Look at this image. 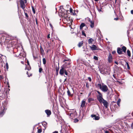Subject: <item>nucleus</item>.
I'll use <instances>...</instances> for the list:
<instances>
[{
    "instance_id": "nucleus-1",
    "label": "nucleus",
    "mask_w": 133,
    "mask_h": 133,
    "mask_svg": "<svg viewBox=\"0 0 133 133\" xmlns=\"http://www.w3.org/2000/svg\"><path fill=\"white\" fill-rule=\"evenodd\" d=\"M97 92L99 95H97V100L101 104H103L106 108H107L108 105V103L106 100H104L103 98L102 94L99 91H97Z\"/></svg>"
},
{
    "instance_id": "nucleus-2",
    "label": "nucleus",
    "mask_w": 133,
    "mask_h": 133,
    "mask_svg": "<svg viewBox=\"0 0 133 133\" xmlns=\"http://www.w3.org/2000/svg\"><path fill=\"white\" fill-rule=\"evenodd\" d=\"M59 15L65 17L67 16L65 10L63 8L62 6H60L59 9Z\"/></svg>"
},
{
    "instance_id": "nucleus-3",
    "label": "nucleus",
    "mask_w": 133,
    "mask_h": 133,
    "mask_svg": "<svg viewBox=\"0 0 133 133\" xmlns=\"http://www.w3.org/2000/svg\"><path fill=\"white\" fill-rule=\"evenodd\" d=\"M97 86L103 92H107L108 90V87L106 85H101V84H98Z\"/></svg>"
},
{
    "instance_id": "nucleus-4",
    "label": "nucleus",
    "mask_w": 133,
    "mask_h": 133,
    "mask_svg": "<svg viewBox=\"0 0 133 133\" xmlns=\"http://www.w3.org/2000/svg\"><path fill=\"white\" fill-rule=\"evenodd\" d=\"M61 69H60L59 73L61 75H62L64 73V72L65 71V67L64 65H62L61 67Z\"/></svg>"
},
{
    "instance_id": "nucleus-5",
    "label": "nucleus",
    "mask_w": 133,
    "mask_h": 133,
    "mask_svg": "<svg viewBox=\"0 0 133 133\" xmlns=\"http://www.w3.org/2000/svg\"><path fill=\"white\" fill-rule=\"evenodd\" d=\"M20 3L21 5V7L24 10V9L25 8V5L24 1L23 0H20Z\"/></svg>"
},
{
    "instance_id": "nucleus-6",
    "label": "nucleus",
    "mask_w": 133,
    "mask_h": 133,
    "mask_svg": "<svg viewBox=\"0 0 133 133\" xmlns=\"http://www.w3.org/2000/svg\"><path fill=\"white\" fill-rule=\"evenodd\" d=\"M91 49L92 50H96L99 49V48L95 45H93L90 46Z\"/></svg>"
},
{
    "instance_id": "nucleus-7",
    "label": "nucleus",
    "mask_w": 133,
    "mask_h": 133,
    "mask_svg": "<svg viewBox=\"0 0 133 133\" xmlns=\"http://www.w3.org/2000/svg\"><path fill=\"white\" fill-rule=\"evenodd\" d=\"M59 119L60 121V124H61V127H62L63 125L64 124V122L63 119L62 117L59 116Z\"/></svg>"
},
{
    "instance_id": "nucleus-8",
    "label": "nucleus",
    "mask_w": 133,
    "mask_h": 133,
    "mask_svg": "<svg viewBox=\"0 0 133 133\" xmlns=\"http://www.w3.org/2000/svg\"><path fill=\"white\" fill-rule=\"evenodd\" d=\"M108 62L110 63L112 62V57L111 54H109L108 57Z\"/></svg>"
},
{
    "instance_id": "nucleus-9",
    "label": "nucleus",
    "mask_w": 133,
    "mask_h": 133,
    "mask_svg": "<svg viewBox=\"0 0 133 133\" xmlns=\"http://www.w3.org/2000/svg\"><path fill=\"white\" fill-rule=\"evenodd\" d=\"M91 116L92 118H94V119H95L96 120H98L99 119V117L98 116H96L95 115H92Z\"/></svg>"
},
{
    "instance_id": "nucleus-10",
    "label": "nucleus",
    "mask_w": 133,
    "mask_h": 133,
    "mask_svg": "<svg viewBox=\"0 0 133 133\" xmlns=\"http://www.w3.org/2000/svg\"><path fill=\"white\" fill-rule=\"evenodd\" d=\"M117 52L119 54H121L122 53V50L120 48H118L117 49Z\"/></svg>"
},
{
    "instance_id": "nucleus-11",
    "label": "nucleus",
    "mask_w": 133,
    "mask_h": 133,
    "mask_svg": "<svg viewBox=\"0 0 133 133\" xmlns=\"http://www.w3.org/2000/svg\"><path fill=\"white\" fill-rule=\"evenodd\" d=\"M61 57V59H65V55L63 54H59V58Z\"/></svg>"
},
{
    "instance_id": "nucleus-12",
    "label": "nucleus",
    "mask_w": 133,
    "mask_h": 133,
    "mask_svg": "<svg viewBox=\"0 0 133 133\" xmlns=\"http://www.w3.org/2000/svg\"><path fill=\"white\" fill-rule=\"evenodd\" d=\"M45 113H46L48 116H50L51 114V112L50 110H46L45 111Z\"/></svg>"
},
{
    "instance_id": "nucleus-13",
    "label": "nucleus",
    "mask_w": 133,
    "mask_h": 133,
    "mask_svg": "<svg viewBox=\"0 0 133 133\" xmlns=\"http://www.w3.org/2000/svg\"><path fill=\"white\" fill-rule=\"evenodd\" d=\"M85 103V101L84 100H83L81 102V107L83 108L84 106Z\"/></svg>"
},
{
    "instance_id": "nucleus-14",
    "label": "nucleus",
    "mask_w": 133,
    "mask_h": 133,
    "mask_svg": "<svg viewBox=\"0 0 133 133\" xmlns=\"http://www.w3.org/2000/svg\"><path fill=\"white\" fill-rule=\"evenodd\" d=\"M90 21V26L91 28H92L94 26V22L93 21Z\"/></svg>"
},
{
    "instance_id": "nucleus-15",
    "label": "nucleus",
    "mask_w": 133,
    "mask_h": 133,
    "mask_svg": "<svg viewBox=\"0 0 133 133\" xmlns=\"http://www.w3.org/2000/svg\"><path fill=\"white\" fill-rule=\"evenodd\" d=\"M60 102V104L61 106L63 107V108H64V107L65 104V102H64V103L62 102V103L59 100Z\"/></svg>"
},
{
    "instance_id": "nucleus-16",
    "label": "nucleus",
    "mask_w": 133,
    "mask_h": 133,
    "mask_svg": "<svg viewBox=\"0 0 133 133\" xmlns=\"http://www.w3.org/2000/svg\"><path fill=\"white\" fill-rule=\"evenodd\" d=\"M5 112L4 110H3L2 111L0 112V117H2L4 115Z\"/></svg>"
},
{
    "instance_id": "nucleus-17",
    "label": "nucleus",
    "mask_w": 133,
    "mask_h": 133,
    "mask_svg": "<svg viewBox=\"0 0 133 133\" xmlns=\"http://www.w3.org/2000/svg\"><path fill=\"white\" fill-rule=\"evenodd\" d=\"M122 48V50H123V51L124 52H126V50H127V48H126L124 46H123Z\"/></svg>"
},
{
    "instance_id": "nucleus-18",
    "label": "nucleus",
    "mask_w": 133,
    "mask_h": 133,
    "mask_svg": "<svg viewBox=\"0 0 133 133\" xmlns=\"http://www.w3.org/2000/svg\"><path fill=\"white\" fill-rule=\"evenodd\" d=\"M85 24L84 23H82L81 24L80 26V29H81L83 28V27L85 26Z\"/></svg>"
},
{
    "instance_id": "nucleus-19",
    "label": "nucleus",
    "mask_w": 133,
    "mask_h": 133,
    "mask_svg": "<svg viewBox=\"0 0 133 133\" xmlns=\"http://www.w3.org/2000/svg\"><path fill=\"white\" fill-rule=\"evenodd\" d=\"M127 53L128 56L129 57L131 56V53L129 50L128 49L127 51Z\"/></svg>"
},
{
    "instance_id": "nucleus-20",
    "label": "nucleus",
    "mask_w": 133,
    "mask_h": 133,
    "mask_svg": "<svg viewBox=\"0 0 133 133\" xmlns=\"http://www.w3.org/2000/svg\"><path fill=\"white\" fill-rule=\"evenodd\" d=\"M93 40L92 38H90L88 39V43L89 44H91L92 43V42L93 41Z\"/></svg>"
},
{
    "instance_id": "nucleus-21",
    "label": "nucleus",
    "mask_w": 133,
    "mask_h": 133,
    "mask_svg": "<svg viewBox=\"0 0 133 133\" xmlns=\"http://www.w3.org/2000/svg\"><path fill=\"white\" fill-rule=\"evenodd\" d=\"M40 51L41 54L43 55L44 53V50L41 46H40Z\"/></svg>"
},
{
    "instance_id": "nucleus-22",
    "label": "nucleus",
    "mask_w": 133,
    "mask_h": 133,
    "mask_svg": "<svg viewBox=\"0 0 133 133\" xmlns=\"http://www.w3.org/2000/svg\"><path fill=\"white\" fill-rule=\"evenodd\" d=\"M83 44V42H79L78 44V46L79 47H80L81 46H82Z\"/></svg>"
},
{
    "instance_id": "nucleus-23",
    "label": "nucleus",
    "mask_w": 133,
    "mask_h": 133,
    "mask_svg": "<svg viewBox=\"0 0 133 133\" xmlns=\"http://www.w3.org/2000/svg\"><path fill=\"white\" fill-rule=\"evenodd\" d=\"M3 66V63L2 62V59L0 58V67H2Z\"/></svg>"
},
{
    "instance_id": "nucleus-24",
    "label": "nucleus",
    "mask_w": 133,
    "mask_h": 133,
    "mask_svg": "<svg viewBox=\"0 0 133 133\" xmlns=\"http://www.w3.org/2000/svg\"><path fill=\"white\" fill-rule=\"evenodd\" d=\"M94 100V99L91 98H89L88 99V102L89 103H90L91 101H93Z\"/></svg>"
},
{
    "instance_id": "nucleus-25",
    "label": "nucleus",
    "mask_w": 133,
    "mask_h": 133,
    "mask_svg": "<svg viewBox=\"0 0 133 133\" xmlns=\"http://www.w3.org/2000/svg\"><path fill=\"white\" fill-rule=\"evenodd\" d=\"M121 101V99H119L118 100L117 102V105L118 106H119V104L120 103Z\"/></svg>"
},
{
    "instance_id": "nucleus-26",
    "label": "nucleus",
    "mask_w": 133,
    "mask_h": 133,
    "mask_svg": "<svg viewBox=\"0 0 133 133\" xmlns=\"http://www.w3.org/2000/svg\"><path fill=\"white\" fill-rule=\"evenodd\" d=\"M67 94L69 96H71V94L69 90H68V91H67Z\"/></svg>"
},
{
    "instance_id": "nucleus-27",
    "label": "nucleus",
    "mask_w": 133,
    "mask_h": 133,
    "mask_svg": "<svg viewBox=\"0 0 133 133\" xmlns=\"http://www.w3.org/2000/svg\"><path fill=\"white\" fill-rule=\"evenodd\" d=\"M43 64H45L46 63V60L45 58H43Z\"/></svg>"
},
{
    "instance_id": "nucleus-28",
    "label": "nucleus",
    "mask_w": 133,
    "mask_h": 133,
    "mask_svg": "<svg viewBox=\"0 0 133 133\" xmlns=\"http://www.w3.org/2000/svg\"><path fill=\"white\" fill-rule=\"evenodd\" d=\"M97 8L98 11L99 12L101 11V9H102L101 7L99 8L98 7H97Z\"/></svg>"
},
{
    "instance_id": "nucleus-29",
    "label": "nucleus",
    "mask_w": 133,
    "mask_h": 133,
    "mask_svg": "<svg viewBox=\"0 0 133 133\" xmlns=\"http://www.w3.org/2000/svg\"><path fill=\"white\" fill-rule=\"evenodd\" d=\"M126 64L127 66V68L128 69H130V67L129 66V64H128V62H126Z\"/></svg>"
},
{
    "instance_id": "nucleus-30",
    "label": "nucleus",
    "mask_w": 133,
    "mask_h": 133,
    "mask_svg": "<svg viewBox=\"0 0 133 133\" xmlns=\"http://www.w3.org/2000/svg\"><path fill=\"white\" fill-rule=\"evenodd\" d=\"M94 59L96 61H97L98 59V57L96 56H94Z\"/></svg>"
},
{
    "instance_id": "nucleus-31",
    "label": "nucleus",
    "mask_w": 133,
    "mask_h": 133,
    "mask_svg": "<svg viewBox=\"0 0 133 133\" xmlns=\"http://www.w3.org/2000/svg\"><path fill=\"white\" fill-rule=\"evenodd\" d=\"M26 69L28 70H29L31 69V68L30 67V66H26L25 68V69Z\"/></svg>"
},
{
    "instance_id": "nucleus-32",
    "label": "nucleus",
    "mask_w": 133,
    "mask_h": 133,
    "mask_svg": "<svg viewBox=\"0 0 133 133\" xmlns=\"http://www.w3.org/2000/svg\"><path fill=\"white\" fill-rule=\"evenodd\" d=\"M42 131V129L41 128H39L38 130V133H40Z\"/></svg>"
},
{
    "instance_id": "nucleus-33",
    "label": "nucleus",
    "mask_w": 133,
    "mask_h": 133,
    "mask_svg": "<svg viewBox=\"0 0 133 133\" xmlns=\"http://www.w3.org/2000/svg\"><path fill=\"white\" fill-rule=\"evenodd\" d=\"M32 8L33 12L34 14H35V11L34 8V7L33 6H32Z\"/></svg>"
},
{
    "instance_id": "nucleus-34",
    "label": "nucleus",
    "mask_w": 133,
    "mask_h": 133,
    "mask_svg": "<svg viewBox=\"0 0 133 133\" xmlns=\"http://www.w3.org/2000/svg\"><path fill=\"white\" fill-rule=\"evenodd\" d=\"M69 60V59L68 58H67L65 57V59H64L63 61V62H65V61H67Z\"/></svg>"
},
{
    "instance_id": "nucleus-35",
    "label": "nucleus",
    "mask_w": 133,
    "mask_h": 133,
    "mask_svg": "<svg viewBox=\"0 0 133 133\" xmlns=\"http://www.w3.org/2000/svg\"><path fill=\"white\" fill-rule=\"evenodd\" d=\"M42 70H43V69L42 68H40L39 69V72L41 73L42 71Z\"/></svg>"
},
{
    "instance_id": "nucleus-36",
    "label": "nucleus",
    "mask_w": 133,
    "mask_h": 133,
    "mask_svg": "<svg viewBox=\"0 0 133 133\" xmlns=\"http://www.w3.org/2000/svg\"><path fill=\"white\" fill-rule=\"evenodd\" d=\"M86 86L88 88H89V84H88V83H87V82L86 83Z\"/></svg>"
},
{
    "instance_id": "nucleus-37",
    "label": "nucleus",
    "mask_w": 133,
    "mask_h": 133,
    "mask_svg": "<svg viewBox=\"0 0 133 133\" xmlns=\"http://www.w3.org/2000/svg\"><path fill=\"white\" fill-rule=\"evenodd\" d=\"M82 34L84 36H86L85 34V33L84 31H82Z\"/></svg>"
},
{
    "instance_id": "nucleus-38",
    "label": "nucleus",
    "mask_w": 133,
    "mask_h": 133,
    "mask_svg": "<svg viewBox=\"0 0 133 133\" xmlns=\"http://www.w3.org/2000/svg\"><path fill=\"white\" fill-rule=\"evenodd\" d=\"M78 119H75L74 121V122L76 123L77 122H78Z\"/></svg>"
},
{
    "instance_id": "nucleus-39",
    "label": "nucleus",
    "mask_w": 133,
    "mask_h": 133,
    "mask_svg": "<svg viewBox=\"0 0 133 133\" xmlns=\"http://www.w3.org/2000/svg\"><path fill=\"white\" fill-rule=\"evenodd\" d=\"M64 73H65V75H66V76L68 75V73H67V72L66 71V70L64 72Z\"/></svg>"
},
{
    "instance_id": "nucleus-40",
    "label": "nucleus",
    "mask_w": 133,
    "mask_h": 133,
    "mask_svg": "<svg viewBox=\"0 0 133 133\" xmlns=\"http://www.w3.org/2000/svg\"><path fill=\"white\" fill-rule=\"evenodd\" d=\"M6 68L7 69L8 68V65L7 63H6Z\"/></svg>"
},
{
    "instance_id": "nucleus-41",
    "label": "nucleus",
    "mask_w": 133,
    "mask_h": 133,
    "mask_svg": "<svg viewBox=\"0 0 133 133\" xmlns=\"http://www.w3.org/2000/svg\"><path fill=\"white\" fill-rule=\"evenodd\" d=\"M58 69L57 68H56V73L57 74V75H58Z\"/></svg>"
},
{
    "instance_id": "nucleus-42",
    "label": "nucleus",
    "mask_w": 133,
    "mask_h": 133,
    "mask_svg": "<svg viewBox=\"0 0 133 133\" xmlns=\"http://www.w3.org/2000/svg\"><path fill=\"white\" fill-rule=\"evenodd\" d=\"M131 128L132 129H133V122L131 124Z\"/></svg>"
},
{
    "instance_id": "nucleus-43",
    "label": "nucleus",
    "mask_w": 133,
    "mask_h": 133,
    "mask_svg": "<svg viewBox=\"0 0 133 133\" xmlns=\"http://www.w3.org/2000/svg\"><path fill=\"white\" fill-rule=\"evenodd\" d=\"M25 16H26V17H28V15L26 13H25Z\"/></svg>"
},
{
    "instance_id": "nucleus-44",
    "label": "nucleus",
    "mask_w": 133,
    "mask_h": 133,
    "mask_svg": "<svg viewBox=\"0 0 133 133\" xmlns=\"http://www.w3.org/2000/svg\"><path fill=\"white\" fill-rule=\"evenodd\" d=\"M88 79L90 81V82L91 81V79L90 77H88Z\"/></svg>"
},
{
    "instance_id": "nucleus-45",
    "label": "nucleus",
    "mask_w": 133,
    "mask_h": 133,
    "mask_svg": "<svg viewBox=\"0 0 133 133\" xmlns=\"http://www.w3.org/2000/svg\"><path fill=\"white\" fill-rule=\"evenodd\" d=\"M105 133H109V131L107 130L105 131Z\"/></svg>"
},
{
    "instance_id": "nucleus-46",
    "label": "nucleus",
    "mask_w": 133,
    "mask_h": 133,
    "mask_svg": "<svg viewBox=\"0 0 133 133\" xmlns=\"http://www.w3.org/2000/svg\"><path fill=\"white\" fill-rule=\"evenodd\" d=\"M118 18H115L114 19V20H116V21L118 20Z\"/></svg>"
},
{
    "instance_id": "nucleus-47",
    "label": "nucleus",
    "mask_w": 133,
    "mask_h": 133,
    "mask_svg": "<svg viewBox=\"0 0 133 133\" xmlns=\"http://www.w3.org/2000/svg\"><path fill=\"white\" fill-rule=\"evenodd\" d=\"M50 34H49L48 36H47V38H50Z\"/></svg>"
},
{
    "instance_id": "nucleus-48",
    "label": "nucleus",
    "mask_w": 133,
    "mask_h": 133,
    "mask_svg": "<svg viewBox=\"0 0 133 133\" xmlns=\"http://www.w3.org/2000/svg\"><path fill=\"white\" fill-rule=\"evenodd\" d=\"M72 114L73 115V113H69L68 114V115H69V116H71Z\"/></svg>"
},
{
    "instance_id": "nucleus-49",
    "label": "nucleus",
    "mask_w": 133,
    "mask_h": 133,
    "mask_svg": "<svg viewBox=\"0 0 133 133\" xmlns=\"http://www.w3.org/2000/svg\"><path fill=\"white\" fill-rule=\"evenodd\" d=\"M131 14L133 15V10H132L131 11Z\"/></svg>"
},
{
    "instance_id": "nucleus-50",
    "label": "nucleus",
    "mask_w": 133,
    "mask_h": 133,
    "mask_svg": "<svg viewBox=\"0 0 133 133\" xmlns=\"http://www.w3.org/2000/svg\"><path fill=\"white\" fill-rule=\"evenodd\" d=\"M115 53H116V51H113V52H112V54H115Z\"/></svg>"
},
{
    "instance_id": "nucleus-51",
    "label": "nucleus",
    "mask_w": 133,
    "mask_h": 133,
    "mask_svg": "<svg viewBox=\"0 0 133 133\" xmlns=\"http://www.w3.org/2000/svg\"><path fill=\"white\" fill-rule=\"evenodd\" d=\"M52 133H58L57 131H55Z\"/></svg>"
},
{
    "instance_id": "nucleus-52",
    "label": "nucleus",
    "mask_w": 133,
    "mask_h": 133,
    "mask_svg": "<svg viewBox=\"0 0 133 133\" xmlns=\"http://www.w3.org/2000/svg\"><path fill=\"white\" fill-rule=\"evenodd\" d=\"M115 63H116V64H117V65L118 64V62H116V61H115Z\"/></svg>"
},
{
    "instance_id": "nucleus-53",
    "label": "nucleus",
    "mask_w": 133,
    "mask_h": 133,
    "mask_svg": "<svg viewBox=\"0 0 133 133\" xmlns=\"http://www.w3.org/2000/svg\"><path fill=\"white\" fill-rule=\"evenodd\" d=\"M28 71L26 72V74H27V75H28V76L29 77H30V76H29L28 75Z\"/></svg>"
},
{
    "instance_id": "nucleus-54",
    "label": "nucleus",
    "mask_w": 133,
    "mask_h": 133,
    "mask_svg": "<svg viewBox=\"0 0 133 133\" xmlns=\"http://www.w3.org/2000/svg\"><path fill=\"white\" fill-rule=\"evenodd\" d=\"M44 124H45H45H47V123H46V122H44Z\"/></svg>"
},
{
    "instance_id": "nucleus-55",
    "label": "nucleus",
    "mask_w": 133,
    "mask_h": 133,
    "mask_svg": "<svg viewBox=\"0 0 133 133\" xmlns=\"http://www.w3.org/2000/svg\"><path fill=\"white\" fill-rule=\"evenodd\" d=\"M19 55H20V56H21V55H22V54H21V53H20V54H19Z\"/></svg>"
},
{
    "instance_id": "nucleus-56",
    "label": "nucleus",
    "mask_w": 133,
    "mask_h": 133,
    "mask_svg": "<svg viewBox=\"0 0 133 133\" xmlns=\"http://www.w3.org/2000/svg\"><path fill=\"white\" fill-rule=\"evenodd\" d=\"M24 1H25V3H26L27 2V0H24Z\"/></svg>"
},
{
    "instance_id": "nucleus-57",
    "label": "nucleus",
    "mask_w": 133,
    "mask_h": 133,
    "mask_svg": "<svg viewBox=\"0 0 133 133\" xmlns=\"http://www.w3.org/2000/svg\"><path fill=\"white\" fill-rule=\"evenodd\" d=\"M27 63H28V65H29V62L28 61V62H27Z\"/></svg>"
},
{
    "instance_id": "nucleus-58",
    "label": "nucleus",
    "mask_w": 133,
    "mask_h": 133,
    "mask_svg": "<svg viewBox=\"0 0 133 133\" xmlns=\"http://www.w3.org/2000/svg\"><path fill=\"white\" fill-rule=\"evenodd\" d=\"M36 23L37 24V21L36 19Z\"/></svg>"
},
{
    "instance_id": "nucleus-59",
    "label": "nucleus",
    "mask_w": 133,
    "mask_h": 133,
    "mask_svg": "<svg viewBox=\"0 0 133 133\" xmlns=\"http://www.w3.org/2000/svg\"><path fill=\"white\" fill-rule=\"evenodd\" d=\"M113 76L114 77V78H115V76H114V75H113Z\"/></svg>"
},
{
    "instance_id": "nucleus-60",
    "label": "nucleus",
    "mask_w": 133,
    "mask_h": 133,
    "mask_svg": "<svg viewBox=\"0 0 133 133\" xmlns=\"http://www.w3.org/2000/svg\"><path fill=\"white\" fill-rule=\"evenodd\" d=\"M98 0H94V1H97Z\"/></svg>"
},
{
    "instance_id": "nucleus-61",
    "label": "nucleus",
    "mask_w": 133,
    "mask_h": 133,
    "mask_svg": "<svg viewBox=\"0 0 133 133\" xmlns=\"http://www.w3.org/2000/svg\"><path fill=\"white\" fill-rule=\"evenodd\" d=\"M60 132H61V133H62V130H60Z\"/></svg>"
},
{
    "instance_id": "nucleus-62",
    "label": "nucleus",
    "mask_w": 133,
    "mask_h": 133,
    "mask_svg": "<svg viewBox=\"0 0 133 133\" xmlns=\"http://www.w3.org/2000/svg\"><path fill=\"white\" fill-rule=\"evenodd\" d=\"M57 107V108L58 109V106L57 105V106H56V107Z\"/></svg>"
},
{
    "instance_id": "nucleus-63",
    "label": "nucleus",
    "mask_w": 133,
    "mask_h": 133,
    "mask_svg": "<svg viewBox=\"0 0 133 133\" xmlns=\"http://www.w3.org/2000/svg\"><path fill=\"white\" fill-rule=\"evenodd\" d=\"M66 78H65V79L64 81H66Z\"/></svg>"
},
{
    "instance_id": "nucleus-64",
    "label": "nucleus",
    "mask_w": 133,
    "mask_h": 133,
    "mask_svg": "<svg viewBox=\"0 0 133 133\" xmlns=\"http://www.w3.org/2000/svg\"><path fill=\"white\" fill-rule=\"evenodd\" d=\"M21 63H22V64H23V62H21Z\"/></svg>"
}]
</instances>
